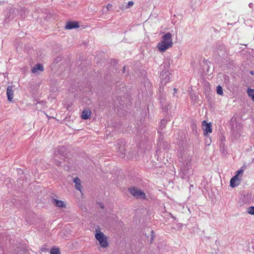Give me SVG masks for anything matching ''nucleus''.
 <instances>
[{
  "label": "nucleus",
  "instance_id": "obj_3",
  "mask_svg": "<svg viewBox=\"0 0 254 254\" xmlns=\"http://www.w3.org/2000/svg\"><path fill=\"white\" fill-rule=\"evenodd\" d=\"M130 194L137 199H145V193L141 190L135 187H131L128 189Z\"/></svg>",
  "mask_w": 254,
  "mask_h": 254
},
{
  "label": "nucleus",
  "instance_id": "obj_19",
  "mask_svg": "<svg viewBox=\"0 0 254 254\" xmlns=\"http://www.w3.org/2000/svg\"><path fill=\"white\" fill-rule=\"evenodd\" d=\"M51 254H61L59 248H53L50 251Z\"/></svg>",
  "mask_w": 254,
  "mask_h": 254
},
{
  "label": "nucleus",
  "instance_id": "obj_14",
  "mask_svg": "<svg viewBox=\"0 0 254 254\" xmlns=\"http://www.w3.org/2000/svg\"><path fill=\"white\" fill-rule=\"evenodd\" d=\"M52 201L53 203L58 207H63L65 206L64 202L62 200H59L55 198H53Z\"/></svg>",
  "mask_w": 254,
  "mask_h": 254
},
{
  "label": "nucleus",
  "instance_id": "obj_34",
  "mask_svg": "<svg viewBox=\"0 0 254 254\" xmlns=\"http://www.w3.org/2000/svg\"><path fill=\"white\" fill-rule=\"evenodd\" d=\"M125 6H126V5H124V4H123V5H122V6L121 7H125Z\"/></svg>",
  "mask_w": 254,
  "mask_h": 254
},
{
  "label": "nucleus",
  "instance_id": "obj_26",
  "mask_svg": "<svg viewBox=\"0 0 254 254\" xmlns=\"http://www.w3.org/2000/svg\"><path fill=\"white\" fill-rule=\"evenodd\" d=\"M99 205L100 206V207L101 208H104V205L103 203H102L101 202H100L98 203Z\"/></svg>",
  "mask_w": 254,
  "mask_h": 254
},
{
  "label": "nucleus",
  "instance_id": "obj_11",
  "mask_svg": "<svg viewBox=\"0 0 254 254\" xmlns=\"http://www.w3.org/2000/svg\"><path fill=\"white\" fill-rule=\"evenodd\" d=\"M43 70V66L40 64H37L32 68L31 72L33 73H38L39 71L42 72Z\"/></svg>",
  "mask_w": 254,
  "mask_h": 254
},
{
  "label": "nucleus",
  "instance_id": "obj_8",
  "mask_svg": "<svg viewBox=\"0 0 254 254\" xmlns=\"http://www.w3.org/2000/svg\"><path fill=\"white\" fill-rule=\"evenodd\" d=\"M118 145H120V147H116V149L118 151V150H121V154L120 157L122 158H124L125 155V144L124 141L122 140H119L117 142Z\"/></svg>",
  "mask_w": 254,
  "mask_h": 254
},
{
  "label": "nucleus",
  "instance_id": "obj_32",
  "mask_svg": "<svg viewBox=\"0 0 254 254\" xmlns=\"http://www.w3.org/2000/svg\"><path fill=\"white\" fill-rule=\"evenodd\" d=\"M252 5H253V3H250L249 4V6H250V7H252Z\"/></svg>",
  "mask_w": 254,
  "mask_h": 254
},
{
  "label": "nucleus",
  "instance_id": "obj_2",
  "mask_svg": "<svg viewBox=\"0 0 254 254\" xmlns=\"http://www.w3.org/2000/svg\"><path fill=\"white\" fill-rule=\"evenodd\" d=\"M173 45L172 35L167 33L162 37V40L158 43L156 48H171Z\"/></svg>",
  "mask_w": 254,
  "mask_h": 254
},
{
  "label": "nucleus",
  "instance_id": "obj_9",
  "mask_svg": "<svg viewBox=\"0 0 254 254\" xmlns=\"http://www.w3.org/2000/svg\"><path fill=\"white\" fill-rule=\"evenodd\" d=\"M240 181L241 179H240L239 177H237V176H234L230 180V186L232 188H235L239 185L240 183Z\"/></svg>",
  "mask_w": 254,
  "mask_h": 254
},
{
  "label": "nucleus",
  "instance_id": "obj_23",
  "mask_svg": "<svg viewBox=\"0 0 254 254\" xmlns=\"http://www.w3.org/2000/svg\"><path fill=\"white\" fill-rule=\"evenodd\" d=\"M165 122H166V121L164 120H163L161 121L160 127H162V128L164 127V125L165 124Z\"/></svg>",
  "mask_w": 254,
  "mask_h": 254
},
{
  "label": "nucleus",
  "instance_id": "obj_21",
  "mask_svg": "<svg viewBox=\"0 0 254 254\" xmlns=\"http://www.w3.org/2000/svg\"><path fill=\"white\" fill-rule=\"evenodd\" d=\"M247 212L251 215H254V206H250L247 208Z\"/></svg>",
  "mask_w": 254,
  "mask_h": 254
},
{
  "label": "nucleus",
  "instance_id": "obj_20",
  "mask_svg": "<svg viewBox=\"0 0 254 254\" xmlns=\"http://www.w3.org/2000/svg\"><path fill=\"white\" fill-rule=\"evenodd\" d=\"M247 93L248 96L251 97V98H253V96H254V89L248 88Z\"/></svg>",
  "mask_w": 254,
  "mask_h": 254
},
{
  "label": "nucleus",
  "instance_id": "obj_29",
  "mask_svg": "<svg viewBox=\"0 0 254 254\" xmlns=\"http://www.w3.org/2000/svg\"><path fill=\"white\" fill-rule=\"evenodd\" d=\"M250 73L252 75H254V72L253 71H250Z\"/></svg>",
  "mask_w": 254,
  "mask_h": 254
},
{
  "label": "nucleus",
  "instance_id": "obj_27",
  "mask_svg": "<svg viewBox=\"0 0 254 254\" xmlns=\"http://www.w3.org/2000/svg\"><path fill=\"white\" fill-rule=\"evenodd\" d=\"M170 216H171L172 218H173L174 219H176V217H174V216L172 214H171V213H170Z\"/></svg>",
  "mask_w": 254,
  "mask_h": 254
},
{
  "label": "nucleus",
  "instance_id": "obj_33",
  "mask_svg": "<svg viewBox=\"0 0 254 254\" xmlns=\"http://www.w3.org/2000/svg\"><path fill=\"white\" fill-rule=\"evenodd\" d=\"M252 99L253 100V101H254V96H253V98H252Z\"/></svg>",
  "mask_w": 254,
  "mask_h": 254
},
{
  "label": "nucleus",
  "instance_id": "obj_36",
  "mask_svg": "<svg viewBox=\"0 0 254 254\" xmlns=\"http://www.w3.org/2000/svg\"><path fill=\"white\" fill-rule=\"evenodd\" d=\"M0 243H1V240L0 239Z\"/></svg>",
  "mask_w": 254,
  "mask_h": 254
},
{
  "label": "nucleus",
  "instance_id": "obj_7",
  "mask_svg": "<svg viewBox=\"0 0 254 254\" xmlns=\"http://www.w3.org/2000/svg\"><path fill=\"white\" fill-rule=\"evenodd\" d=\"M79 27V25L77 21H68L65 26L66 29H72Z\"/></svg>",
  "mask_w": 254,
  "mask_h": 254
},
{
  "label": "nucleus",
  "instance_id": "obj_5",
  "mask_svg": "<svg viewBox=\"0 0 254 254\" xmlns=\"http://www.w3.org/2000/svg\"><path fill=\"white\" fill-rule=\"evenodd\" d=\"M202 127L203 129V134L207 136L209 133L212 131V126L211 123H208L206 121H203L202 122Z\"/></svg>",
  "mask_w": 254,
  "mask_h": 254
},
{
  "label": "nucleus",
  "instance_id": "obj_25",
  "mask_svg": "<svg viewBox=\"0 0 254 254\" xmlns=\"http://www.w3.org/2000/svg\"><path fill=\"white\" fill-rule=\"evenodd\" d=\"M159 51L161 53L164 52L167 49H158Z\"/></svg>",
  "mask_w": 254,
  "mask_h": 254
},
{
  "label": "nucleus",
  "instance_id": "obj_13",
  "mask_svg": "<svg viewBox=\"0 0 254 254\" xmlns=\"http://www.w3.org/2000/svg\"><path fill=\"white\" fill-rule=\"evenodd\" d=\"M73 182L75 183V188L81 191V181L78 177H75L73 179Z\"/></svg>",
  "mask_w": 254,
  "mask_h": 254
},
{
  "label": "nucleus",
  "instance_id": "obj_10",
  "mask_svg": "<svg viewBox=\"0 0 254 254\" xmlns=\"http://www.w3.org/2000/svg\"><path fill=\"white\" fill-rule=\"evenodd\" d=\"M6 95L7 99L9 101L11 102L13 98V90L11 86H8L7 88Z\"/></svg>",
  "mask_w": 254,
  "mask_h": 254
},
{
  "label": "nucleus",
  "instance_id": "obj_30",
  "mask_svg": "<svg viewBox=\"0 0 254 254\" xmlns=\"http://www.w3.org/2000/svg\"><path fill=\"white\" fill-rule=\"evenodd\" d=\"M84 46L86 47V46H88L89 45L87 44H86V43H84Z\"/></svg>",
  "mask_w": 254,
  "mask_h": 254
},
{
  "label": "nucleus",
  "instance_id": "obj_28",
  "mask_svg": "<svg viewBox=\"0 0 254 254\" xmlns=\"http://www.w3.org/2000/svg\"><path fill=\"white\" fill-rule=\"evenodd\" d=\"M125 70H126V66H124V67H123V72L124 73H125Z\"/></svg>",
  "mask_w": 254,
  "mask_h": 254
},
{
  "label": "nucleus",
  "instance_id": "obj_18",
  "mask_svg": "<svg viewBox=\"0 0 254 254\" xmlns=\"http://www.w3.org/2000/svg\"><path fill=\"white\" fill-rule=\"evenodd\" d=\"M216 92L218 95H223V89L220 85H218L217 86Z\"/></svg>",
  "mask_w": 254,
  "mask_h": 254
},
{
  "label": "nucleus",
  "instance_id": "obj_16",
  "mask_svg": "<svg viewBox=\"0 0 254 254\" xmlns=\"http://www.w3.org/2000/svg\"><path fill=\"white\" fill-rule=\"evenodd\" d=\"M170 67V63L169 61H165L162 64H161V68L162 71H168Z\"/></svg>",
  "mask_w": 254,
  "mask_h": 254
},
{
  "label": "nucleus",
  "instance_id": "obj_17",
  "mask_svg": "<svg viewBox=\"0 0 254 254\" xmlns=\"http://www.w3.org/2000/svg\"><path fill=\"white\" fill-rule=\"evenodd\" d=\"M133 4V2L132 1H129L128 2L127 4L126 5L125 7H120V8L122 10H125V9L131 7V6H132Z\"/></svg>",
  "mask_w": 254,
  "mask_h": 254
},
{
  "label": "nucleus",
  "instance_id": "obj_1",
  "mask_svg": "<svg viewBox=\"0 0 254 254\" xmlns=\"http://www.w3.org/2000/svg\"><path fill=\"white\" fill-rule=\"evenodd\" d=\"M179 161L182 163L180 167L181 175L185 179L189 178L193 174V169L191 167V159L187 153H181Z\"/></svg>",
  "mask_w": 254,
  "mask_h": 254
},
{
  "label": "nucleus",
  "instance_id": "obj_35",
  "mask_svg": "<svg viewBox=\"0 0 254 254\" xmlns=\"http://www.w3.org/2000/svg\"><path fill=\"white\" fill-rule=\"evenodd\" d=\"M174 90H175V91H176V89L174 88Z\"/></svg>",
  "mask_w": 254,
  "mask_h": 254
},
{
  "label": "nucleus",
  "instance_id": "obj_31",
  "mask_svg": "<svg viewBox=\"0 0 254 254\" xmlns=\"http://www.w3.org/2000/svg\"><path fill=\"white\" fill-rule=\"evenodd\" d=\"M153 236H152L151 238V242H152L153 240Z\"/></svg>",
  "mask_w": 254,
  "mask_h": 254
},
{
  "label": "nucleus",
  "instance_id": "obj_4",
  "mask_svg": "<svg viewBox=\"0 0 254 254\" xmlns=\"http://www.w3.org/2000/svg\"><path fill=\"white\" fill-rule=\"evenodd\" d=\"M95 238L99 242L100 245L103 248H106L108 245L107 239L103 232H99L95 234Z\"/></svg>",
  "mask_w": 254,
  "mask_h": 254
},
{
  "label": "nucleus",
  "instance_id": "obj_12",
  "mask_svg": "<svg viewBox=\"0 0 254 254\" xmlns=\"http://www.w3.org/2000/svg\"><path fill=\"white\" fill-rule=\"evenodd\" d=\"M91 112L88 110H84L81 114V118L84 120H87L90 118Z\"/></svg>",
  "mask_w": 254,
  "mask_h": 254
},
{
  "label": "nucleus",
  "instance_id": "obj_22",
  "mask_svg": "<svg viewBox=\"0 0 254 254\" xmlns=\"http://www.w3.org/2000/svg\"><path fill=\"white\" fill-rule=\"evenodd\" d=\"M243 172L244 170L241 168L240 170L237 171L236 174L235 176H237V177H238V176L240 175V174H242L243 173Z\"/></svg>",
  "mask_w": 254,
  "mask_h": 254
},
{
  "label": "nucleus",
  "instance_id": "obj_24",
  "mask_svg": "<svg viewBox=\"0 0 254 254\" xmlns=\"http://www.w3.org/2000/svg\"><path fill=\"white\" fill-rule=\"evenodd\" d=\"M112 7V5L110 3H108L106 6V8L108 10H109L110 8H111Z\"/></svg>",
  "mask_w": 254,
  "mask_h": 254
},
{
  "label": "nucleus",
  "instance_id": "obj_6",
  "mask_svg": "<svg viewBox=\"0 0 254 254\" xmlns=\"http://www.w3.org/2000/svg\"><path fill=\"white\" fill-rule=\"evenodd\" d=\"M171 74L169 71H162L161 73L160 76L161 78V84L163 85L166 84L170 81Z\"/></svg>",
  "mask_w": 254,
  "mask_h": 254
},
{
  "label": "nucleus",
  "instance_id": "obj_15",
  "mask_svg": "<svg viewBox=\"0 0 254 254\" xmlns=\"http://www.w3.org/2000/svg\"><path fill=\"white\" fill-rule=\"evenodd\" d=\"M64 150V147H60L58 149V151L57 152V153H56V154H55V156L54 158V160H55V163L58 165V166H60L61 164V162L59 160H58L56 159V156L58 155V154H61L62 152H63V151Z\"/></svg>",
  "mask_w": 254,
  "mask_h": 254
}]
</instances>
